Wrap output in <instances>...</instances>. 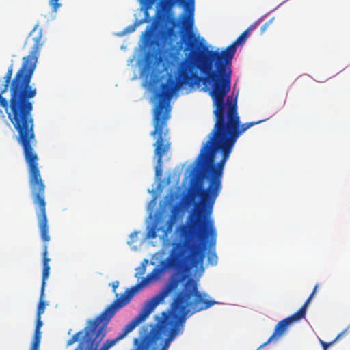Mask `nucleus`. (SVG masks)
Returning a JSON list of instances; mask_svg holds the SVG:
<instances>
[{
    "mask_svg": "<svg viewBox=\"0 0 350 350\" xmlns=\"http://www.w3.org/2000/svg\"><path fill=\"white\" fill-rule=\"evenodd\" d=\"M241 44V35L234 43L219 52L218 50H206L204 53H196L192 50L188 55V61L180 67L176 81L169 78L161 85L158 94L159 102L153 113L154 129L150 135L155 139L154 155L157 158L155 175L161 176L163 157L170 149L171 142L167 128L170 118V100L174 91L184 85L191 88H198L202 83L205 87L211 86L209 94L212 98L215 109V124L209 134V139L203 145L196 159V170L202 178L208 181L206 189L201 183H196L195 190L201 199V210L206 221V213L212 212L213 204L221 190V178L224 165L232 148L239 137V117L237 114L236 101L225 102L230 90V66L237 46Z\"/></svg>",
    "mask_w": 350,
    "mask_h": 350,
    "instance_id": "f257e3e1",
    "label": "nucleus"
},
{
    "mask_svg": "<svg viewBox=\"0 0 350 350\" xmlns=\"http://www.w3.org/2000/svg\"><path fill=\"white\" fill-rule=\"evenodd\" d=\"M176 232L181 241L174 243L169 256L143 278L140 282L127 288L120 297L115 299L111 307L112 310L114 311L118 304L119 308H122L129 304L135 294L151 282L158 280L166 269L189 270L198 267L203 262L206 250V243L201 241H205L209 236L210 246L216 244L217 232L214 221L206 222L201 210L192 212L186 223L176 228Z\"/></svg>",
    "mask_w": 350,
    "mask_h": 350,
    "instance_id": "f03ea898",
    "label": "nucleus"
},
{
    "mask_svg": "<svg viewBox=\"0 0 350 350\" xmlns=\"http://www.w3.org/2000/svg\"><path fill=\"white\" fill-rule=\"evenodd\" d=\"M217 302L208 294L198 291V283L189 278L175 295L169 313L155 324L143 326L139 336L134 338L132 350H167L170 343L183 329L188 314L206 310Z\"/></svg>",
    "mask_w": 350,
    "mask_h": 350,
    "instance_id": "7ed1b4c3",
    "label": "nucleus"
},
{
    "mask_svg": "<svg viewBox=\"0 0 350 350\" xmlns=\"http://www.w3.org/2000/svg\"><path fill=\"white\" fill-rule=\"evenodd\" d=\"M28 169L31 197L36 208L41 239L44 242L42 251V265H49L51 260L47 257V243L50 241L51 237L49 234V227L46 211L45 185L42 179L38 164L36 165V172H32L31 167H28Z\"/></svg>",
    "mask_w": 350,
    "mask_h": 350,
    "instance_id": "20e7f679",
    "label": "nucleus"
},
{
    "mask_svg": "<svg viewBox=\"0 0 350 350\" xmlns=\"http://www.w3.org/2000/svg\"><path fill=\"white\" fill-rule=\"evenodd\" d=\"M176 4L183 7L184 12L180 16V21L170 16L167 17V21L172 25L170 28L191 27L194 23L195 0H165L163 8L168 10ZM155 16L156 19L146 28H158L166 18V14L160 10L157 11Z\"/></svg>",
    "mask_w": 350,
    "mask_h": 350,
    "instance_id": "39448f33",
    "label": "nucleus"
},
{
    "mask_svg": "<svg viewBox=\"0 0 350 350\" xmlns=\"http://www.w3.org/2000/svg\"><path fill=\"white\" fill-rule=\"evenodd\" d=\"M317 287L318 285L317 284L314 288L313 291L309 296V297L307 299V300L305 301L303 306L295 313L282 319L276 324L272 335L260 347L265 346L268 343H270L273 341L278 340L281 336H282L284 334V333L288 330V327L293 323L298 322L305 317L308 306L310 300L313 297L317 289Z\"/></svg>",
    "mask_w": 350,
    "mask_h": 350,
    "instance_id": "423d86ee",
    "label": "nucleus"
},
{
    "mask_svg": "<svg viewBox=\"0 0 350 350\" xmlns=\"http://www.w3.org/2000/svg\"><path fill=\"white\" fill-rule=\"evenodd\" d=\"M156 0H140L142 9L144 10V18L143 19L136 21L135 22V26H139L140 25L148 23L150 21V17L148 14V10L151 9Z\"/></svg>",
    "mask_w": 350,
    "mask_h": 350,
    "instance_id": "0eeeda50",
    "label": "nucleus"
},
{
    "mask_svg": "<svg viewBox=\"0 0 350 350\" xmlns=\"http://www.w3.org/2000/svg\"><path fill=\"white\" fill-rule=\"evenodd\" d=\"M175 222V217L174 215H171L166 222L165 228H161L160 231L162 232V234L160 236L161 239L166 240L168 239L169 234L172 232L173 226Z\"/></svg>",
    "mask_w": 350,
    "mask_h": 350,
    "instance_id": "6e6552de",
    "label": "nucleus"
},
{
    "mask_svg": "<svg viewBox=\"0 0 350 350\" xmlns=\"http://www.w3.org/2000/svg\"><path fill=\"white\" fill-rule=\"evenodd\" d=\"M50 273V265H43L42 269V287H41V298L44 297V288L46 284V280L49 276Z\"/></svg>",
    "mask_w": 350,
    "mask_h": 350,
    "instance_id": "1a4fd4ad",
    "label": "nucleus"
},
{
    "mask_svg": "<svg viewBox=\"0 0 350 350\" xmlns=\"http://www.w3.org/2000/svg\"><path fill=\"white\" fill-rule=\"evenodd\" d=\"M41 331L35 330L33 341L31 345L30 350H40V345L41 342Z\"/></svg>",
    "mask_w": 350,
    "mask_h": 350,
    "instance_id": "9d476101",
    "label": "nucleus"
},
{
    "mask_svg": "<svg viewBox=\"0 0 350 350\" xmlns=\"http://www.w3.org/2000/svg\"><path fill=\"white\" fill-rule=\"evenodd\" d=\"M258 25V22L252 23L247 29L242 32V46L243 45L245 40L248 38L251 32H252Z\"/></svg>",
    "mask_w": 350,
    "mask_h": 350,
    "instance_id": "9b49d317",
    "label": "nucleus"
},
{
    "mask_svg": "<svg viewBox=\"0 0 350 350\" xmlns=\"http://www.w3.org/2000/svg\"><path fill=\"white\" fill-rule=\"evenodd\" d=\"M161 227H158L155 223L148 231L146 237L148 239H155L157 233L160 231Z\"/></svg>",
    "mask_w": 350,
    "mask_h": 350,
    "instance_id": "f8f14e48",
    "label": "nucleus"
},
{
    "mask_svg": "<svg viewBox=\"0 0 350 350\" xmlns=\"http://www.w3.org/2000/svg\"><path fill=\"white\" fill-rule=\"evenodd\" d=\"M207 261L211 265H215L217 263V256L215 251L208 252Z\"/></svg>",
    "mask_w": 350,
    "mask_h": 350,
    "instance_id": "ddd939ff",
    "label": "nucleus"
},
{
    "mask_svg": "<svg viewBox=\"0 0 350 350\" xmlns=\"http://www.w3.org/2000/svg\"><path fill=\"white\" fill-rule=\"evenodd\" d=\"M266 120L267 119L260 120H258V121H256V122H246V123L242 124V133H243L247 129H248L249 128L252 127L254 125H256V124H260L261 122H265Z\"/></svg>",
    "mask_w": 350,
    "mask_h": 350,
    "instance_id": "4468645a",
    "label": "nucleus"
},
{
    "mask_svg": "<svg viewBox=\"0 0 350 350\" xmlns=\"http://www.w3.org/2000/svg\"><path fill=\"white\" fill-rule=\"evenodd\" d=\"M43 297L40 299L37 309V315L41 316L44 312L46 307V302L42 300Z\"/></svg>",
    "mask_w": 350,
    "mask_h": 350,
    "instance_id": "2eb2a0df",
    "label": "nucleus"
},
{
    "mask_svg": "<svg viewBox=\"0 0 350 350\" xmlns=\"http://www.w3.org/2000/svg\"><path fill=\"white\" fill-rule=\"evenodd\" d=\"M49 4L53 12H56L57 10L62 6V4L59 3V0H48Z\"/></svg>",
    "mask_w": 350,
    "mask_h": 350,
    "instance_id": "dca6fc26",
    "label": "nucleus"
},
{
    "mask_svg": "<svg viewBox=\"0 0 350 350\" xmlns=\"http://www.w3.org/2000/svg\"><path fill=\"white\" fill-rule=\"evenodd\" d=\"M346 332V330L343 331L342 333L338 334V336H336V338L331 342L329 343H326V342H322V345H323V347L324 349V350H327V348L332 345V344H334L337 340H338L342 336V334Z\"/></svg>",
    "mask_w": 350,
    "mask_h": 350,
    "instance_id": "f3484780",
    "label": "nucleus"
},
{
    "mask_svg": "<svg viewBox=\"0 0 350 350\" xmlns=\"http://www.w3.org/2000/svg\"><path fill=\"white\" fill-rule=\"evenodd\" d=\"M137 272L135 274V277L137 278H139L141 275H144L146 271V266L143 265L142 267L136 269Z\"/></svg>",
    "mask_w": 350,
    "mask_h": 350,
    "instance_id": "a211bd4d",
    "label": "nucleus"
},
{
    "mask_svg": "<svg viewBox=\"0 0 350 350\" xmlns=\"http://www.w3.org/2000/svg\"><path fill=\"white\" fill-rule=\"evenodd\" d=\"M43 323L41 320V316L36 315V325L35 330H40Z\"/></svg>",
    "mask_w": 350,
    "mask_h": 350,
    "instance_id": "6ab92c4d",
    "label": "nucleus"
},
{
    "mask_svg": "<svg viewBox=\"0 0 350 350\" xmlns=\"http://www.w3.org/2000/svg\"><path fill=\"white\" fill-rule=\"evenodd\" d=\"M272 23V19L269 20V21L266 22L265 24H263L260 27V31L261 33H263L267 27L269 26V25Z\"/></svg>",
    "mask_w": 350,
    "mask_h": 350,
    "instance_id": "aec40b11",
    "label": "nucleus"
},
{
    "mask_svg": "<svg viewBox=\"0 0 350 350\" xmlns=\"http://www.w3.org/2000/svg\"><path fill=\"white\" fill-rule=\"evenodd\" d=\"M111 286L112 287V289H113V293H116V288L118 287L119 286V282L118 281H114L111 284Z\"/></svg>",
    "mask_w": 350,
    "mask_h": 350,
    "instance_id": "412c9836",
    "label": "nucleus"
},
{
    "mask_svg": "<svg viewBox=\"0 0 350 350\" xmlns=\"http://www.w3.org/2000/svg\"><path fill=\"white\" fill-rule=\"evenodd\" d=\"M137 27V26H135V24H134L133 25H131V26H129V27H128V31H129V32H133V31H135V27Z\"/></svg>",
    "mask_w": 350,
    "mask_h": 350,
    "instance_id": "4be33fe9",
    "label": "nucleus"
},
{
    "mask_svg": "<svg viewBox=\"0 0 350 350\" xmlns=\"http://www.w3.org/2000/svg\"><path fill=\"white\" fill-rule=\"evenodd\" d=\"M190 46H191L190 44H188L187 47L185 49V50L189 49Z\"/></svg>",
    "mask_w": 350,
    "mask_h": 350,
    "instance_id": "5701e85b",
    "label": "nucleus"
},
{
    "mask_svg": "<svg viewBox=\"0 0 350 350\" xmlns=\"http://www.w3.org/2000/svg\"><path fill=\"white\" fill-rule=\"evenodd\" d=\"M118 295H118V293H116V297H118Z\"/></svg>",
    "mask_w": 350,
    "mask_h": 350,
    "instance_id": "b1692460",
    "label": "nucleus"
}]
</instances>
